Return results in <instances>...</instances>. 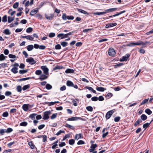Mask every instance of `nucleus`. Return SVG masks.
<instances>
[{"mask_svg": "<svg viewBox=\"0 0 153 153\" xmlns=\"http://www.w3.org/2000/svg\"><path fill=\"white\" fill-rule=\"evenodd\" d=\"M51 114V111H46L44 112L43 116V119L45 120H48L49 118V115Z\"/></svg>", "mask_w": 153, "mask_h": 153, "instance_id": "1", "label": "nucleus"}, {"mask_svg": "<svg viewBox=\"0 0 153 153\" xmlns=\"http://www.w3.org/2000/svg\"><path fill=\"white\" fill-rule=\"evenodd\" d=\"M108 53L110 56H114L116 54V52L114 48H111L109 49Z\"/></svg>", "mask_w": 153, "mask_h": 153, "instance_id": "2", "label": "nucleus"}, {"mask_svg": "<svg viewBox=\"0 0 153 153\" xmlns=\"http://www.w3.org/2000/svg\"><path fill=\"white\" fill-rule=\"evenodd\" d=\"M41 68L43 71L44 74L47 75H48L49 70L46 66H42L41 67Z\"/></svg>", "mask_w": 153, "mask_h": 153, "instance_id": "3", "label": "nucleus"}, {"mask_svg": "<svg viewBox=\"0 0 153 153\" xmlns=\"http://www.w3.org/2000/svg\"><path fill=\"white\" fill-rule=\"evenodd\" d=\"M26 62L31 65H33L36 63V61L32 57H30L27 59Z\"/></svg>", "mask_w": 153, "mask_h": 153, "instance_id": "4", "label": "nucleus"}, {"mask_svg": "<svg viewBox=\"0 0 153 153\" xmlns=\"http://www.w3.org/2000/svg\"><path fill=\"white\" fill-rule=\"evenodd\" d=\"M114 113V111L113 110H110L108 111V112H107L105 115V117L106 119H109Z\"/></svg>", "mask_w": 153, "mask_h": 153, "instance_id": "5", "label": "nucleus"}, {"mask_svg": "<svg viewBox=\"0 0 153 153\" xmlns=\"http://www.w3.org/2000/svg\"><path fill=\"white\" fill-rule=\"evenodd\" d=\"M141 43H140V41H139L138 42L136 43H131L127 44L126 45L127 46H133L135 45H141Z\"/></svg>", "mask_w": 153, "mask_h": 153, "instance_id": "6", "label": "nucleus"}, {"mask_svg": "<svg viewBox=\"0 0 153 153\" xmlns=\"http://www.w3.org/2000/svg\"><path fill=\"white\" fill-rule=\"evenodd\" d=\"M130 56V55L129 54H126L125 56L122 57V58L120 59V61H127Z\"/></svg>", "mask_w": 153, "mask_h": 153, "instance_id": "7", "label": "nucleus"}, {"mask_svg": "<svg viewBox=\"0 0 153 153\" xmlns=\"http://www.w3.org/2000/svg\"><path fill=\"white\" fill-rule=\"evenodd\" d=\"M83 120L82 118L80 117H73L69 118L68 120V121H75L77 120Z\"/></svg>", "mask_w": 153, "mask_h": 153, "instance_id": "8", "label": "nucleus"}, {"mask_svg": "<svg viewBox=\"0 0 153 153\" xmlns=\"http://www.w3.org/2000/svg\"><path fill=\"white\" fill-rule=\"evenodd\" d=\"M97 146V144H92L91 146V149H89V151L90 152H92L94 150L95 148Z\"/></svg>", "mask_w": 153, "mask_h": 153, "instance_id": "9", "label": "nucleus"}, {"mask_svg": "<svg viewBox=\"0 0 153 153\" xmlns=\"http://www.w3.org/2000/svg\"><path fill=\"white\" fill-rule=\"evenodd\" d=\"M117 24L116 23H108L105 25V27L106 28H108L110 27H112L117 25Z\"/></svg>", "mask_w": 153, "mask_h": 153, "instance_id": "10", "label": "nucleus"}, {"mask_svg": "<svg viewBox=\"0 0 153 153\" xmlns=\"http://www.w3.org/2000/svg\"><path fill=\"white\" fill-rule=\"evenodd\" d=\"M117 8H110L109 9L107 10H105L106 13H108L111 12H113L114 11H116Z\"/></svg>", "mask_w": 153, "mask_h": 153, "instance_id": "11", "label": "nucleus"}, {"mask_svg": "<svg viewBox=\"0 0 153 153\" xmlns=\"http://www.w3.org/2000/svg\"><path fill=\"white\" fill-rule=\"evenodd\" d=\"M38 9V8H35L31 10L30 13V15L31 16H34L37 13Z\"/></svg>", "mask_w": 153, "mask_h": 153, "instance_id": "12", "label": "nucleus"}, {"mask_svg": "<svg viewBox=\"0 0 153 153\" xmlns=\"http://www.w3.org/2000/svg\"><path fill=\"white\" fill-rule=\"evenodd\" d=\"M48 78V76L46 75L42 74L39 77V79L41 80H43L44 79H45Z\"/></svg>", "mask_w": 153, "mask_h": 153, "instance_id": "13", "label": "nucleus"}, {"mask_svg": "<svg viewBox=\"0 0 153 153\" xmlns=\"http://www.w3.org/2000/svg\"><path fill=\"white\" fill-rule=\"evenodd\" d=\"M83 136L82 134H76L75 135V139L76 140H78L80 138H82Z\"/></svg>", "mask_w": 153, "mask_h": 153, "instance_id": "14", "label": "nucleus"}, {"mask_svg": "<svg viewBox=\"0 0 153 153\" xmlns=\"http://www.w3.org/2000/svg\"><path fill=\"white\" fill-rule=\"evenodd\" d=\"M46 18L48 20H51L54 16V14H50L49 15L47 14L45 15Z\"/></svg>", "mask_w": 153, "mask_h": 153, "instance_id": "15", "label": "nucleus"}, {"mask_svg": "<svg viewBox=\"0 0 153 153\" xmlns=\"http://www.w3.org/2000/svg\"><path fill=\"white\" fill-rule=\"evenodd\" d=\"M77 10L79 12H80L83 14H85L86 16L88 15H89V14L88 13H87L86 11L82 10L79 9H77Z\"/></svg>", "mask_w": 153, "mask_h": 153, "instance_id": "16", "label": "nucleus"}, {"mask_svg": "<svg viewBox=\"0 0 153 153\" xmlns=\"http://www.w3.org/2000/svg\"><path fill=\"white\" fill-rule=\"evenodd\" d=\"M96 89L98 91L103 92L106 90V89L102 87H99L97 86L96 88Z\"/></svg>", "mask_w": 153, "mask_h": 153, "instance_id": "17", "label": "nucleus"}, {"mask_svg": "<svg viewBox=\"0 0 153 153\" xmlns=\"http://www.w3.org/2000/svg\"><path fill=\"white\" fill-rule=\"evenodd\" d=\"M125 12L126 11H125V10H123V11L120 12L119 13H116L113 16H109V18H111V17H115V16H118L119 15H120V14H122V13Z\"/></svg>", "mask_w": 153, "mask_h": 153, "instance_id": "18", "label": "nucleus"}, {"mask_svg": "<svg viewBox=\"0 0 153 153\" xmlns=\"http://www.w3.org/2000/svg\"><path fill=\"white\" fill-rule=\"evenodd\" d=\"M22 108L25 111H27L28 110V105L27 104H25L22 105Z\"/></svg>", "mask_w": 153, "mask_h": 153, "instance_id": "19", "label": "nucleus"}, {"mask_svg": "<svg viewBox=\"0 0 153 153\" xmlns=\"http://www.w3.org/2000/svg\"><path fill=\"white\" fill-rule=\"evenodd\" d=\"M152 42H153H153L146 41V42H144L142 41H140V43L141 44V45H142L143 46H144V45H147L148 44H150Z\"/></svg>", "mask_w": 153, "mask_h": 153, "instance_id": "20", "label": "nucleus"}, {"mask_svg": "<svg viewBox=\"0 0 153 153\" xmlns=\"http://www.w3.org/2000/svg\"><path fill=\"white\" fill-rule=\"evenodd\" d=\"M74 70L72 69H67L65 71L66 73H73L74 72Z\"/></svg>", "mask_w": 153, "mask_h": 153, "instance_id": "21", "label": "nucleus"}, {"mask_svg": "<svg viewBox=\"0 0 153 153\" xmlns=\"http://www.w3.org/2000/svg\"><path fill=\"white\" fill-rule=\"evenodd\" d=\"M153 121V120H151L150 122L149 123H146L144 124L143 125V128H144L145 129Z\"/></svg>", "mask_w": 153, "mask_h": 153, "instance_id": "22", "label": "nucleus"}, {"mask_svg": "<svg viewBox=\"0 0 153 153\" xmlns=\"http://www.w3.org/2000/svg\"><path fill=\"white\" fill-rule=\"evenodd\" d=\"M106 12L105 10V12H97L96 13H94V14L95 15H104L105 14H106Z\"/></svg>", "mask_w": 153, "mask_h": 153, "instance_id": "23", "label": "nucleus"}, {"mask_svg": "<svg viewBox=\"0 0 153 153\" xmlns=\"http://www.w3.org/2000/svg\"><path fill=\"white\" fill-rule=\"evenodd\" d=\"M140 119L142 120H145L147 118V116L145 114H142L140 116Z\"/></svg>", "mask_w": 153, "mask_h": 153, "instance_id": "24", "label": "nucleus"}, {"mask_svg": "<svg viewBox=\"0 0 153 153\" xmlns=\"http://www.w3.org/2000/svg\"><path fill=\"white\" fill-rule=\"evenodd\" d=\"M3 33L6 35H10V30L8 29H6L3 30Z\"/></svg>", "mask_w": 153, "mask_h": 153, "instance_id": "25", "label": "nucleus"}, {"mask_svg": "<svg viewBox=\"0 0 153 153\" xmlns=\"http://www.w3.org/2000/svg\"><path fill=\"white\" fill-rule=\"evenodd\" d=\"M142 122V120L140 119H139L136 122L134 123V125L135 126H136L138 125Z\"/></svg>", "mask_w": 153, "mask_h": 153, "instance_id": "26", "label": "nucleus"}, {"mask_svg": "<svg viewBox=\"0 0 153 153\" xmlns=\"http://www.w3.org/2000/svg\"><path fill=\"white\" fill-rule=\"evenodd\" d=\"M11 71L14 74L18 73V68L16 67H13L11 70Z\"/></svg>", "mask_w": 153, "mask_h": 153, "instance_id": "27", "label": "nucleus"}, {"mask_svg": "<svg viewBox=\"0 0 153 153\" xmlns=\"http://www.w3.org/2000/svg\"><path fill=\"white\" fill-rule=\"evenodd\" d=\"M28 144L30 147L32 149H34L35 147V146L33 143L32 141H30L28 143Z\"/></svg>", "mask_w": 153, "mask_h": 153, "instance_id": "28", "label": "nucleus"}, {"mask_svg": "<svg viewBox=\"0 0 153 153\" xmlns=\"http://www.w3.org/2000/svg\"><path fill=\"white\" fill-rule=\"evenodd\" d=\"M65 126L66 127L70 129H71L72 130H74V128L73 126L68 124H65Z\"/></svg>", "mask_w": 153, "mask_h": 153, "instance_id": "29", "label": "nucleus"}, {"mask_svg": "<svg viewBox=\"0 0 153 153\" xmlns=\"http://www.w3.org/2000/svg\"><path fill=\"white\" fill-rule=\"evenodd\" d=\"M66 84L67 86H73L74 85L73 83L71 81H68L67 82Z\"/></svg>", "mask_w": 153, "mask_h": 153, "instance_id": "30", "label": "nucleus"}, {"mask_svg": "<svg viewBox=\"0 0 153 153\" xmlns=\"http://www.w3.org/2000/svg\"><path fill=\"white\" fill-rule=\"evenodd\" d=\"M33 48V46L32 45H29L27 47V50L29 51H31Z\"/></svg>", "mask_w": 153, "mask_h": 153, "instance_id": "31", "label": "nucleus"}, {"mask_svg": "<svg viewBox=\"0 0 153 153\" xmlns=\"http://www.w3.org/2000/svg\"><path fill=\"white\" fill-rule=\"evenodd\" d=\"M145 112L149 115H150L152 113V112L150 110V109L148 108L146 109L145 110Z\"/></svg>", "mask_w": 153, "mask_h": 153, "instance_id": "32", "label": "nucleus"}, {"mask_svg": "<svg viewBox=\"0 0 153 153\" xmlns=\"http://www.w3.org/2000/svg\"><path fill=\"white\" fill-rule=\"evenodd\" d=\"M14 19V18L13 17H12L10 16H8V22L10 23L13 21Z\"/></svg>", "mask_w": 153, "mask_h": 153, "instance_id": "33", "label": "nucleus"}, {"mask_svg": "<svg viewBox=\"0 0 153 153\" xmlns=\"http://www.w3.org/2000/svg\"><path fill=\"white\" fill-rule=\"evenodd\" d=\"M6 56H5L3 54H1L0 55V61H3L5 59Z\"/></svg>", "mask_w": 153, "mask_h": 153, "instance_id": "34", "label": "nucleus"}, {"mask_svg": "<svg viewBox=\"0 0 153 153\" xmlns=\"http://www.w3.org/2000/svg\"><path fill=\"white\" fill-rule=\"evenodd\" d=\"M27 70H20L19 73L21 74H24V73L27 72Z\"/></svg>", "mask_w": 153, "mask_h": 153, "instance_id": "35", "label": "nucleus"}, {"mask_svg": "<svg viewBox=\"0 0 153 153\" xmlns=\"http://www.w3.org/2000/svg\"><path fill=\"white\" fill-rule=\"evenodd\" d=\"M68 43L67 42H62L61 43V45L63 47H65L67 46Z\"/></svg>", "mask_w": 153, "mask_h": 153, "instance_id": "36", "label": "nucleus"}, {"mask_svg": "<svg viewBox=\"0 0 153 153\" xmlns=\"http://www.w3.org/2000/svg\"><path fill=\"white\" fill-rule=\"evenodd\" d=\"M30 86L29 85H24L22 89L24 91L26 89L29 88H30Z\"/></svg>", "mask_w": 153, "mask_h": 153, "instance_id": "37", "label": "nucleus"}, {"mask_svg": "<svg viewBox=\"0 0 153 153\" xmlns=\"http://www.w3.org/2000/svg\"><path fill=\"white\" fill-rule=\"evenodd\" d=\"M58 115L57 113H55L53 114L51 117V119L52 120L55 118Z\"/></svg>", "mask_w": 153, "mask_h": 153, "instance_id": "38", "label": "nucleus"}, {"mask_svg": "<svg viewBox=\"0 0 153 153\" xmlns=\"http://www.w3.org/2000/svg\"><path fill=\"white\" fill-rule=\"evenodd\" d=\"M86 109L89 111H92L93 110V108L91 106H88L86 107Z\"/></svg>", "mask_w": 153, "mask_h": 153, "instance_id": "39", "label": "nucleus"}, {"mask_svg": "<svg viewBox=\"0 0 153 153\" xmlns=\"http://www.w3.org/2000/svg\"><path fill=\"white\" fill-rule=\"evenodd\" d=\"M13 131V129L10 128H9L7 129V130L5 129L6 133H9Z\"/></svg>", "mask_w": 153, "mask_h": 153, "instance_id": "40", "label": "nucleus"}, {"mask_svg": "<svg viewBox=\"0 0 153 153\" xmlns=\"http://www.w3.org/2000/svg\"><path fill=\"white\" fill-rule=\"evenodd\" d=\"M27 125V123L26 122H24L21 123L20 125L21 126H25Z\"/></svg>", "mask_w": 153, "mask_h": 153, "instance_id": "41", "label": "nucleus"}, {"mask_svg": "<svg viewBox=\"0 0 153 153\" xmlns=\"http://www.w3.org/2000/svg\"><path fill=\"white\" fill-rule=\"evenodd\" d=\"M75 142L74 140L73 139H71L69 140V143L70 145H73Z\"/></svg>", "mask_w": 153, "mask_h": 153, "instance_id": "42", "label": "nucleus"}, {"mask_svg": "<svg viewBox=\"0 0 153 153\" xmlns=\"http://www.w3.org/2000/svg\"><path fill=\"white\" fill-rule=\"evenodd\" d=\"M113 95L111 93H108L106 95L105 97L106 98L108 99L111 97Z\"/></svg>", "mask_w": 153, "mask_h": 153, "instance_id": "43", "label": "nucleus"}, {"mask_svg": "<svg viewBox=\"0 0 153 153\" xmlns=\"http://www.w3.org/2000/svg\"><path fill=\"white\" fill-rule=\"evenodd\" d=\"M19 5V3L18 2H16L13 5V7L14 8H17Z\"/></svg>", "mask_w": 153, "mask_h": 153, "instance_id": "44", "label": "nucleus"}, {"mask_svg": "<svg viewBox=\"0 0 153 153\" xmlns=\"http://www.w3.org/2000/svg\"><path fill=\"white\" fill-rule=\"evenodd\" d=\"M46 88L48 90H50L52 88V86L49 84H47L46 86Z\"/></svg>", "mask_w": 153, "mask_h": 153, "instance_id": "45", "label": "nucleus"}, {"mask_svg": "<svg viewBox=\"0 0 153 153\" xmlns=\"http://www.w3.org/2000/svg\"><path fill=\"white\" fill-rule=\"evenodd\" d=\"M2 21L3 22H5L7 21V16L4 15L2 18Z\"/></svg>", "mask_w": 153, "mask_h": 153, "instance_id": "46", "label": "nucleus"}, {"mask_svg": "<svg viewBox=\"0 0 153 153\" xmlns=\"http://www.w3.org/2000/svg\"><path fill=\"white\" fill-rule=\"evenodd\" d=\"M149 100V98L144 100L143 101V102H142L141 103L140 105L145 104L146 103H147L148 102V101Z\"/></svg>", "mask_w": 153, "mask_h": 153, "instance_id": "47", "label": "nucleus"}, {"mask_svg": "<svg viewBox=\"0 0 153 153\" xmlns=\"http://www.w3.org/2000/svg\"><path fill=\"white\" fill-rule=\"evenodd\" d=\"M36 114H33L30 115L29 117L32 120H34L35 119V117Z\"/></svg>", "mask_w": 153, "mask_h": 153, "instance_id": "48", "label": "nucleus"}, {"mask_svg": "<svg viewBox=\"0 0 153 153\" xmlns=\"http://www.w3.org/2000/svg\"><path fill=\"white\" fill-rule=\"evenodd\" d=\"M42 71L40 70H37L35 72V74L37 75H40L42 73Z\"/></svg>", "mask_w": 153, "mask_h": 153, "instance_id": "49", "label": "nucleus"}, {"mask_svg": "<svg viewBox=\"0 0 153 153\" xmlns=\"http://www.w3.org/2000/svg\"><path fill=\"white\" fill-rule=\"evenodd\" d=\"M8 56L10 58L15 59L16 57V55L11 54H9L8 55Z\"/></svg>", "mask_w": 153, "mask_h": 153, "instance_id": "50", "label": "nucleus"}, {"mask_svg": "<svg viewBox=\"0 0 153 153\" xmlns=\"http://www.w3.org/2000/svg\"><path fill=\"white\" fill-rule=\"evenodd\" d=\"M46 4V3L45 1H43L42 2H41L40 4H39V8H38V9H39L40 8H41L43 6H44L45 4Z\"/></svg>", "mask_w": 153, "mask_h": 153, "instance_id": "51", "label": "nucleus"}, {"mask_svg": "<svg viewBox=\"0 0 153 153\" xmlns=\"http://www.w3.org/2000/svg\"><path fill=\"white\" fill-rule=\"evenodd\" d=\"M62 18L63 20H65L67 19V16H66V14L64 13L63 14L62 16Z\"/></svg>", "mask_w": 153, "mask_h": 153, "instance_id": "52", "label": "nucleus"}, {"mask_svg": "<svg viewBox=\"0 0 153 153\" xmlns=\"http://www.w3.org/2000/svg\"><path fill=\"white\" fill-rule=\"evenodd\" d=\"M26 39L31 41H32L33 40V38L30 35H28L27 36Z\"/></svg>", "mask_w": 153, "mask_h": 153, "instance_id": "53", "label": "nucleus"}, {"mask_svg": "<svg viewBox=\"0 0 153 153\" xmlns=\"http://www.w3.org/2000/svg\"><path fill=\"white\" fill-rule=\"evenodd\" d=\"M120 119V117H117L114 118V121L115 122H118L119 121Z\"/></svg>", "mask_w": 153, "mask_h": 153, "instance_id": "54", "label": "nucleus"}, {"mask_svg": "<svg viewBox=\"0 0 153 153\" xmlns=\"http://www.w3.org/2000/svg\"><path fill=\"white\" fill-rule=\"evenodd\" d=\"M77 144L78 145L84 144H85V142L82 140H80L78 142Z\"/></svg>", "mask_w": 153, "mask_h": 153, "instance_id": "55", "label": "nucleus"}, {"mask_svg": "<svg viewBox=\"0 0 153 153\" xmlns=\"http://www.w3.org/2000/svg\"><path fill=\"white\" fill-rule=\"evenodd\" d=\"M65 131H62V130H60L56 134V135H57V136H58V135H59L61 133H65Z\"/></svg>", "mask_w": 153, "mask_h": 153, "instance_id": "56", "label": "nucleus"}, {"mask_svg": "<svg viewBox=\"0 0 153 153\" xmlns=\"http://www.w3.org/2000/svg\"><path fill=\"white\" fill-rule=\"evenodd\" d=\"M33 30L32 28L29 27L27 28L26 30V32L28 33H30Z\"/></svg>", "mask_w": 153, "mask_h": 153, "instance_id": "57", "label": "nucleus"}, {"mask_svg": "<svg viewBox=\"0 0 153 153\" xmlns=\"http://www.w3.org/2000/svg\"><path fill=\"white\" fill-rule=\"evenodd\" d=\"M17 90L18 92H21L22 91V87L20 85L18 86L17 87Z\"/></svg>", "mask_w": 153, "mask_h": 153, "instance_id": "58", "label": "nucleus"}, {"mask_svg": "<svg viewBox=\"0 0 153 153\" xmlns=\"http://www.w3.org/2000/svg\"><path fill=\"white\" fill-rule=\"evenodd\" d=\"M55 35V33H51L49 35V37L50 38H52L54 37Z\"/></svg>", "mask_w": 153, "mask_h": 153, "instance_id": "59", "label": "nucleus"}, {"mask_svg": "<svg viewBox=\"0 0 153 153\" xmlns=\"http://www.w3.org/2000/svg\"><path fill=\"white\" fill-rule=\"evenodd\" d=\"M8 116V113L7 112H4L2 114V116L4 117H7Z\"/></svg>", "mask_w": 153, "mask_h": 153, "instance_id": "60", "label": "nucleus"}, {"mask_svg": "<svg viewBox=\"0 0 153 153\" xmlns=\"http://www.w3.org/2000/svg\"><path fill=\"white\" fill-rule=\"evenodd\" d=\"M59 102H56V101H55V102H48V105L49 106H51V105H54L55 104V103H58Z\"/></svg>", "mask_w": 153, "mask_h": 153, "instance_id": "61", "label": "nucleus"}, {"mask_svg": "<svg viewBox=\"0 0 153 153\" xmlns=\"http://www.w3.org/2000/svg\"><path fill=\"white\" fill-rule=\"evenodd\" d=\"M4 133H6L5 129H2L0 130V134L1 135H3Z\"/></svg>", "mask_w": 153, "mask_h": 153, "instance_id": "62", "label": "nucleus"}, {"mask_svg": "<svg viewBox=\"0 0 153 153\" xmlns=\"http://www.w3.org/2000/svg\"><path fill=\"white\" fill-rule=\"evenodd\" d=\"M91 99L92 101H95L98 100V98L97 97H94L91 98Z\"/></svg>", "mask_w": 153, "mask_h": 153, "instance_id": "63", "label": "nucleus"}, {"mask_svg": "<svg viewBox=\"0 0 153 153\" xmlns=\"http://www.w3.org/2000/svg\"><path fill=\"white\" fill-rule=\"evenodd\" d=\"M11 94V92L9 91H7L5 93V94L6 96H9Z\"/></svg>", "mask_w": 153, "mask_h": 153, "instance_id": "64", "label": "nucleus"}]
</instances>
